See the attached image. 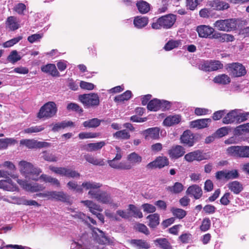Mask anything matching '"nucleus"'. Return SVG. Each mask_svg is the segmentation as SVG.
I'll list each match as a JSON object with an SVG mask.
<instances>
[{
	"label": "nucleus",
	"mask_w": 249,
	"mask_h": 249,
	"mask_svg": "<svg viewBox=\"0 0 249 249\" xmlns=\"http://www.w3.org/2000/svg\"><path fill=\"white\" fill-rule=\"evenodd\" d=\"M237 109L232 110L223 118L222 122L225 124H232L237 121Z\"/></svg>",
	"instance_id": "obj_25"
},
{
	"label": "nucleus",
	"mask_w": 249,
	"mask_h": 249,
	"mask_svg": "<svg viewBox=\"0 0 249 249\" xmlns=\"http://www.w3.org/2000/svg\"><path fill=\"white\" fill-rule=\"evenodd\" d=\"M114 137L116 139H128L130 138V135L126 130H123L114 133Z\"/></svg>",
	"instance_id": "obj_53"
},
{
	"label": "nucleus",
	"mask_w": 249,
	"mask_h": 249,
	"mask_svg": "<svg viewBox=\"0 0 249 249\" xmlns=\"http://www.w3.org/2000/svg\"><path fill=\"white\" fill-rule=\"evenodd\" d=\"M51 199H55L63 202H67L69 199V198L63 192L52 191Z\"/></svg>",
	"instance_id": "obj_31"
},
{
	"label": "nucleus",
	"mask_w": 249,
	"mask_h": 249,
	"mask_svg": "<svg viewBox=\"0 0 249 249\" xmlns=\"http://www.w3.org/2000/svg\"><path fill=\"white\" fill-rule=\"evenodd\" d=\"M229 132V128L227 127H222L219 128L217 131L211 136L207 138L206 140H211V139H220L223 136L227 135Z\"/></svg>",
	"instance_id": "obj_26"
},
{
	"label": "nucleus",
	"mask_w": 249,
	"mask_h": 249,
	"mask_svg": "<svg viewBox=\"0 0 249 249\" xmlns=\"http://www.w3.org/2000/svg\"><path fill=\"white\" fill-rule=\"evenodd\" d=\"M57 111L56 104L53 102H49L41 107L37 116L39 119L51 118L55 115Z\"/></svg>",
	"instance_id": "obj_4"
},
{
	"label": "nucleus",
	"mask_w": 249,
	"mask_h": 249,
	"mask_svg": "<svg viewBox=\"0 0 249 249\" xmlns=\"http://www.w3.org/2000/svg\"><path fill=\"white\" fill-rule=\"evenodd\" d=\"M142 207L143 211L147 213H153L156 210V208L154 205L148 203L142 204Z\"/></svg>",
	"instance_id": "obj_60"
},
{
	"label": "nucleus",
	"mask_w": 249,
	"mask_h": 249,
	"mask_svg": "<svg viewBox=\"0 0 249 249\" xmlns=\"http://www.w3.org/2000/svg\"><path fill=\"white\" fill-rule=\"evenodd\" d=\"M22 39L21 36H18L10 39L3 44V46L4 48H8L13 46L14 45L17 43L19 40Z\"/></svg>",
	"instance_id": "obj_57"
},
{
	"label": "nucleus",
	"mask_w": 249,
	"mask_h": 249,
	"mask_svg": "<svg viewBox=\"0 0 249 249\" xmlns=\"http://www.w3.org/2000/svg\"><path fill=\"white\" fill-rule=\"evenodd\" d=\"M23 197H18L16 196H10L7 198H4L3 200L9 203H12L18 205H23Z\"/></svg>",
	"instance_id": "obj_51"
},
{
	"label": "nucleus",
	"mask_w": 249,
	"mask_h": 249,
	"mask_svg": "<svg viewBox=\"0 0 249 249\" xmlns=\"http://www.w3.org/2000/svg\"><path fill=\"white\" fill-rule=\"evenodd\" d=\"M95 230L98 231L100 233V235H97L96 236V240L98 243L101 244H106L110 243V240L106 236L104 233L99 229L94 228Z\"/></svg>",
	"instance_id": "obj_43"
},
{
	"label": "nucleus",
	"mask_w": 249,
	"mask_h": 249,
	"mask_svg": "<svg viewBox=\"0 0 249 249\" xmlns=\"http://www.w3.org/2000/svg\"><path fill=\"white\" fill-rule=\"evenodd\" d=\"M41 71L46 73H49L53 76L59 75V72L54 64H50L41 67Z\"/></svg>",
	"instance_id": "obj_34"
},
{
	"label": "nucleus",
	"mask_w": 249,
	"mask_h": 249,
	"mask_svg": "<svg viewBox=\"0 0 249 249\" xmlns=\"http://www.w3.org/2000/svg\"><path fill=\"white\" fill-rule=\"evenodd\" d=\"M154 242L156 246H159L162 249H172V246L166 238H157L154 241Z\"/></svg>",
	"instance_id": "obj_36"
},
{
	"label": "nucleus",
	"mask_w": 249,
	"mask_h": 249,
	"mask_svg": "<svg viewBox=\"0 0 249 249\" xmlns=\"http://www.w3.org/2000/svg\"><path fill=\"white\" fill-rule=\"evenodd\" d=\"M127 160L129 163L127 164H130L132 167V165L136 164H139L140 162H141L142 158L137 153L135 152H132L127 156Z\"/></svg>",
	"instance_id": "obj_30"
},
{
	"label": "nucleus",
	"mask_w": 249,
	"mask_h": 249,
	"mask_svg": "<svg viewBox=\"0 0 249 249\" xmlns=\"http://www.w3.org/2000/svg\"><path fill=\"white\" fill-rule=\"evenodd\" d=\"M25 146L28 148H37L47 147L50 146V144L45 142L20 141V146Z\"/></svg>",
	"instance_id": "obj_13"
},
{
	"label": "nucleus",
	"mask_w": 249,
	"mask_h": 249,
	"mask_svg": "<svg viewBox=\"0 0 249 249\" xmlns=\"http://www.w3.org/2000/svg\"><path fill=\"white\" fill-rule=\"evenodd\" d=\"M81 203H83L85 206L88 207L90 212L93 214H96L95 211L102 212V209L100 206L91 200H82Z\"/></svg>",
	"instance_id": "obj_24"
},
{
	"label": "nucleus",
	"mask_w": 249,
	"mask_h": 249,
	"mask_svg": "<svg viewBox=\"0 0 249 249\" xmlns=\"http://www.w3.org/2000/svg\"><path fill=\"white\" fill-rule=\"evenodd\" d=\"M99 133L94 132H82L79 134V138L80 139L96 138L99 136Z\"/></svg>",
	"instance_id": "obj_54"
},
{
	"label": "nucleus",
	"mask_w": 249,
	"mask_h": 249,
	"mask_svg": "<svg viewBox=\"0 0 249 249\" xmlns=\"http://www.w3.org/2000/svg\"><path fill=\"white\" fill-rule=\"evenodd\" d=\"M202 0H187L186 6L191 10H195Z\"/></svg>",
	"instance_id": "obj_55"
},
{
	"label": "nucleus",
	"mask_w": 249,
	"mask_h": 249,
	"mask_svg": "<svg viewBox=\"0 0 249 249\" xmlns=\"http://www.w3.org/2000/svg\"><path fill=\"white\" fill-rule=\"evenodd\" d=\"M132 93L130 90H127L123 94L116 96L114 98L115 102H122L125 100H128L131 97Z\"/></svg>",
	"instance_id": "obj_47"
},
{
	"label": "nucleus",
	"mask_w": 249,
	"mask_h": 249,
	"mask_svg": "<svg viewBox=\"0 0 249 249\" xmlns=\"http://www.w3.org/2000/svg\"><path fill=\"white\" fill-rule=\"evenodd\" d=\"M180 45H181L180 40H171L165 44L164 48L166 51H170Z\"/></svg>",
	"instance_id": "obj_49"
},
{
	"label": "nucleus",
	"mask_w": 249,
	"mask_h": 249,
	"mask_svg": "<svg viewBox=\"0 0 249 249\" xmlns=\"http://www.w3.org/2000/svg\"><path fill=\"white\" fill-rule=\"evenodd\" d=\"M170 211L175 217L179 219L183 218L187 214L185 210L180 208L172 207Z\"/></svg>",
	"instance_id": "obj_42"
},
{
	"label": "nucleus",
	"mask_w": 249,
	"mask_h": 249,
	"mask_svg": "<svg viewBox=\"0 0 249 249\" xmlns=\"http://www.w3.org/2000/svg\"><path fill=\"white\" fill-rule=\"evenodd\" d=\"M213 81L215 83L226 85L230 83L231 79L227 75L222 74L215 77Z\"/></svg>",
	"instance_id": "obj_39"
},
{
	"label": "nucleus",
	"mask_w": 249,
	"mask_h": 249,
	"mask_svg": "<svg viewBox=\"0 0 249 249\" xmlns=\"http://www.w3.org/2000/svg\"><path fill=\"white\" fill-rule=\"evenodd\" d=\"M186 194L193 196L196 199H199L202 195L201 188L197 185H193L187 189Z\"/></svg>",
	"instance_id": "obj_19"
},
{
	"label": "nucleus",
	"mask_w": 249,
	"mask_h": 249,
	"mask_svg": "<svg viewBox=\"0 0 249 249\" xmlns=\"http://www.w3.org/2000/svg\"><path fill=\"white\" fill-rule=\"evenodd\" d=\"M176 21V16L170 14L159 18L156 22L152 24L154 29H160L161 28L168 29L171 28Z\"/></svg>",
	"instance_id": "obj_3"
},
{
	"label": "nucleus",
	"mask_w": 249,
	"mask_h": 249,
	"mask_svg": "<svg viewBox=\"0 0 249 249\" xmlns=\"http://www.w3.org/2000/svg\"><path fill=\"white\" fill-rule=\"evenodd\" d=\"M19 171L25 178L34 180H38V176L41 173V170L34 167L32 163L26 160H21L18 163Z\"/></svg>",
	"instance_id": "obj_2"
},
{
	"label": "nucleus",
	"mask_w": 249,
	"mask_h": 249,
	"mask_svg": "<svg viewBox=\"0 0 249 249\" xmlns=\"http://www.w3.org/2000/svg\"><path fill=\"white\" fill-rule=\"evenodd\" d=\"M148 22L147 18L137 17L134 20V24L138 28H142L147 24Z\"/></svg>",
	"instance_id": "obj_40"
},
{
	"label": "nucleus",
	"mask_w": 249,
	"mask_h": 249,
	"mask_svg": "<svg viewBox=\"0 0 249 249\" xmlns=\"http://www.w3.org/2000/svg\"><path fill=\"white\" fill-rule=\"evenodd\" d=\"M240 157L249 158V146H240Z\"/></svg>",
	"instance_id": "obj_64"
},
{
	"label": "nucleus",
	"mask_w": 249,
	"mask_h": 249,
	"mask_svg": "<svg viewBox=\"0 0 249 249\" xmlns=\"http://www.w3.org/2000/svg\"><path fill=\"white\" fill-rule=\"evenodd\" d=\"M84 159L87 161L94 165L103 166L104 165V161L103 159H96L91 155L87 154L84 155Z\"/></svg>",
	"instance_id": "obj_32"
},
{
	"label": "nucleus",
	"mask_w": 249,
	"mask_h": 249,
	"mask_svg": "<svg viewBox=\"0 0 249 249\" xmlns=\"http://www.w3.org/2000/svg\"><path fill=\"white\" fill-rule=\"evenodd\" d=\"M249 133V123L240 125L234 130V134L236 136L245 135Z\"/></svg>",
	"instance_id": "obj_33"
},
{
	"label": "nucleus",
	"mask_w": 249,
	"mask_h": 249,
	"mask_svg": "<svg viewBox=\"0 0 249 249\" xmlns=\"http://www.w3.org/2000/svg\"><path fill=\"white\" fill-rule=\"evenodd\" d=\"M184 190V186L180 182H176L173 186L166 187V190L172 194H178Z\"/></svg>",
	"instance_id": "obj_27"
},
{
	"label": "nucleus",
	"mask_w": 249,
	"mask_h": 249,
	"mask_svg": "<svg viewBox=\"0 0 249 249\" xmlns=\"http://www.w3.org/2000/svg\"><path fill=\"white\" fill-rule=\"evenodd\" d=\"M82 186L85 190H89L88 195L91 198L104 204H112L113 200L110 196L105 192L97 190L102 184L92 181H85L82 183Z\"/></svg>",
	"instance_id": "obj_1"
},
{
	"label": "nucleus",
	"mask_w": 249,
	"mask_h": 249,
	"mask_svg": "<svg viewBox=\"0 0 249 249\" xmlns=\"http://www.w3.org/2000/svg\"><path fill=\"white\" fill-rule=\"evenodd\" d=\"M129 242L133 246L140 249H148L150 247L148 243L142 239H132Z\"/></svg>",
	"instance_id": "obj_28"
},
{
	"label": "nucleus",
	"mask_w": 249,
	"mask_h": 249,
	"mask_svg": "<svg viewBox=\"0 0 249 249\" xmlns=\"http://www.w3.org/2000/svg\"><path fill=\"white\" fill-rule=\"evenodd\" d=\"M159 218L160 216L158 213H154L147 216V219L149 220V226L152 228L157 226L160 223Z\"/></svg>",
	"instance_id": "obj_38"
},
{
	"label": "nucleus",
	"mask_w": 249,
	"mask_h": 249,
	"mask_svg": "<svg viewBox=\"0 0 249 249\" xmlns=\"http://www.w3.org/2000/svg\"><path fill=\"white\" fill-rule=\"evenodd\" d=\"M117 213L119 215V217L121 218L125 219L129 218L131 216V213L127 210L126 211L123 210H118L117 211Z\"/></svg>",
	"instance_id": "obj_61"
},
{
	"label": "nucleus",
	"mask_w": 249,
	"mask_h": 249,
	"mask_svg": "<svg viewBox=\"0 0 249 249\" xmlns=\"http://www.w3.org/2000/svg\"><path fill=\"white\" fill-rule=\"evenodd\" d=\"M194 139L193 133L189 130L185 131L180 137V140H193Z\"/></svg>",
	"instance_id": "obj_59"
},
{
	"label": "nucleus",
	"mask_w": 249,
	"mask_h": 249,
	"mask_svg": "<svg viewBox=\"0 0 249 249\" xmlns=\"http://www.w3.org/2000/svg\"><path fill=\"white\" fill-rule=\"evenodd\" d=\"M20 59L21 56L18 54L16 50L12 51L7 57V60L12 63H15Z\"/></svg>",
	"instance_id": "obj_52"
},
{
	"label": "nucleus",
	"mask_w": 249,
	"mask_h": 249,
	"mask_svg": "<svg viewBox=\"0 0 249 249\" xmlns=\"http://www.w3.org/2000/svg\"><path fill=\"white\" fill-rule=\"evenodd\" d=\"M237 122L241 123L247 120L249 116V112L241 113L240 110L237 109Z\"/></svg>",
	"instance_id": "obj_63"
},
{
	"label": "nucleus",
	"mask_w": 249,
	"mask_h": 249,
	"mask_svg": "<svg viewBox=\"0 0 249 249\" xmlns=\"http://www.w3.org/2000/svg\"><path fill=\"white\" fill-rule=\"evenodd\" d=\"M223 64L219 61H207L199 65V69L204 71H214L223 68Z\"/></svg>",
	"instance_id": "obj_9"
},
{
	"label": "nucleus",
	"mask_w": 249,
	"mask_h": 249,
	"mask_svg": "<svg viewBox=\"0 0 249 249\" xmlns=\"http://www.w3.org/2000/svg\"><path fill=\"white\" fill-rule=\"evenodd\" d=\"M229 155L240 157V146H231L228 147L226 150Z\"/></svg>",
	"instance_id": "obj_45"
},
{
	"label": "nucleus",
	"mask_w": 249,
	"mask_h": 249,
	"mask_svg": "<svg viewBox=\"0 0 249 249\" xmlns=\"http://www.w3.org/2000/svg\"><path fill=\"white\" fill-rule=\"evenodd\" d=\"M228 69L234 77H240L246 73L245 67L242 64L237 63L229 64Z\"/></svg>",
	"instance_id": "obj_11"
},
{
	"label": "nucleus",
	"mask_w": 249,
	"mask_h": 249,
	"mask_svg": "<svg viewBox=\"0 0 249 249\" xmlns=\"http://www.w3.org/2000/svg\"><path fill=\"white\" fill-rule=\"evenodd\" d=\"M211 226V220L209 218H205L203 219L202 224L200 226V229L202 231H208Z\"/></svg>",
	"instance_id": "obj_56"
},
{
	"label": "nucleus",
	"mask_w": 249,
	"mask_h": 249,
	"mask_svg": "<svg viewBox=\"0 0 249 249\" xmlns=\"http://www.w3.org/2000/svg\"><path fill=\"white\" fill-rule=\"evenodd\" d=\"M107 162L109 166L114 169L127 170L131 168V166L130 164H127L124 162H119V160L114 159L108 160Z\"/></svg>",
	"instance_id": "obj_20"
},
{
	"label": "nucleus",
	"mask_w": 249,
	"mask_h": 249,
	"mask_svg": "<svg viewBox=\"0 0 249 249\" xmlns=\"http://www.w3.org/2000/svg\"><path fill=\"white\" fill-rule=\"evenodd\" d=\"M209 6L215 10H224L228 9L230 5L228 3L220 0H212L208 2Z\"/></svg>",
	"instance_id": "obj_16"
},
{
	"label": "nucleus",
	"mask_w": 249,
	"mask_h": 249,
	"mask_svg": "<svg viewBox=\"0 0 249 249\" xmlns=\"http://www.w3.org/2000/svg\"><path fill=\"white\" fill-rule=\"evenodd\" d=\"M105 144L103 142L89 143L85 146V149L88 151H96L101 149Z\"/></svg>",
	"instance_id": "obj_44"
},
{
	"label": "nucleus",
	"mask_w": 249,
	"mask_h": 249,
	"mask_svg": "<svg viewBox=\"0 0 249 249\" xmlns=\"http://www.w3.org/2000/svg\"><path fill=\"white\" fill-rule=\"evenodd\" d=\"M101 121L98 118H93L85 121L83 125L85 127L95 128L100 124Z\"/></svg>",
	"instance_id": "obj_41"
},
{
	"label": "nucleus",
	"mask_w": 249,
	"mask_h": 249,
	"mask_svg": "<svg viewBox=\"0 0 249 249\" xmlns=\"http://www.w3.org/2000/svg\"><path fill=\"white\" fill-rule=\"evenodd\" d=\"M49 169L56 174L68 178H74L79 177L80 176V174L77 171L66 167L50 166Z\"/></svg>",
	"instance_id": "obj_7"
},
{
	"label": "nucleus",
	"mask_w": 249,
	"mask_h": 249,
	"mask_svg": "<svg viewBox=\"0 0 249 249\" xmlns=\"http://www.w3.org/2000/svg\"><path fill=\"white\" fill-rule=\"evenodd\" d=\"M169 107V102L166 101H161L155 99L150 101L147 105V109L150 111H156L161 107Z\"/></svg>",
	"instance_id": "obj_12"
},
{
	"label": "nucleus",
	"mask_w": 249,
	"mask_h": 249,
	"mask_svg": "<svg viewBox=\"0 0 249 249\" xmlns=\"http://www.w3.org/2000/svg\"><path fill=\"white\" fill-rule=\"evenodd\" d=\"M181 121V116L179 115H170L163 121V124L165 126H171L178 124Z\"/></svg>",
	"instance_id": "obj_23"
},
{
	"label": "nucleus",
	"mask_w": 249,
	"mask_h": 249,
	"mask_svg": "<svg viewBox=\"0 0 249 249\" xmlns=\"http://www.w3.org/2000/svg\"><path fill=\"white\" fill-rule=\"evenodd\" d=\"M40 178L46 183H50L52 185L55 186L56 187H60L59 181L56 178H53L45 174L41 175L38 177V179Z\"/></svg>",
	"instance_id": "obj_35"
},
{
	"label": "nucleus",
	"mask_w": 249,
	"mask_h": 249,
	"mask_svg": "<svg viewBox=\"0 0 249 249\" xmlns=\"http://www.w3.org/2000/svg\"><path fill=\"white\" fill-rule=\"evenodd\" d=\"M0 188L11 192H14L17 190L16 185L14 184L10 178L0 180Z\"/></svg>",
	"instance_id": "obj_22"
},
{
	"label": "nucleus",
	"mask_w": 249,
	"mask_h": 249,
	"mask_svg": "<svg viewBox=\"0 0 249 249\" xmlns=\"http://www.w3.org/2000/svg\"><path fill=\"white\" fill-rule=\"evenodd\" d=\"M160 130V128L157 127L150 128L143 131L142 134L145 139H158Z\"/></svg>",
	"instance_id": "obj_17"
},
{
	"label": "nucleus",
	"mask_w": 249,
	"mask_h": 249,
	"mask_svg": "<svg viewBox=\"0 0 249 249\" xmlns=\"http://www.w3.org/2000/svg\"><path fill=\"white\" fill-rule=\"evenodd\" d=\"M127 210L129 211L130 213V212H132L134 217L141 218L143 216L142 213L140 210L133 204H129L128 205Z\"/></svg>",
	"instance_id": "obj_50"
},
{
	"label": "nucleus",
	"mask_w": 249,
	"mask_h": 249,
	"mask_svg": "<svg viewBox=\"0 0 249 249\" xmlns=\"http://www.w3.org/2000/svg\"><path fill=\"white\" fill-rule=\"evenodd\" d=\"M185 151L183 147L180 145L172 146L168 151L170 158L172 159H177L182 157Z\"/></svg>",
	"instance_id": "obj_14"
},
{
	"label": "nucleus",
	"mask_w": 249,
	"mask_h": 249,
	"mask_svg": "<svg viewBox=\"0 0 249 249\" xmlns=\"http://www.w3.org/2000/svg\"><path fill=\"white\" fill-rule=\"evenodd\" d=\"M237 24L236 19L229 18L218 20L213 23V26L219 31L228 32L234 30Z\"/></svg>",
	"instance_id": "obj_5"
},
{
	"label": "nucleus",
	"mask_w": 249,
	"mask_h": 249,
	"mask_svg": "<svg viewBox=\"0 0 249 249\" xmlns=\"http://www.w3.org/2000/svg\"><path fill=\"white\" fill-rule=\"evenodd\" d=\"M67 186L69 189L75 191L78 193H81L83 192V189H85L82 186V184L81 186H79L77 182L74 181H69L67 183Z\"/></svg>",
	"instance_id": "obj_48"
},
{
	"label": "nucleus",
	"mask_w": 249,
	"mask_h": 249,
	"mask_svg": "<svg viewBox=\"0 0 249 249\" xmlns=\"http://www.w3.org/2000/svg\"><path fill=\"white\" fill-rule=\"evenodd\" d=\"M239 177V174L237 170L226 171V179H232L236 178Z\"/></svg>",
	"instance_id": "obj_62"
},
{
	"label": "nucleus",
	"mask_w": 249,
	"mask_h": 249,
	"mask_svg": "<svg viewBox=\"0 0 249 249\" xmlns=\"http://www.w3.org/2000/svg\"><path fill=\"white\" fill-rule=\"evenodd\" d=\"M17 182L24 189L32 193L42 191L45 188L43 185L38 183H28L20 179H18Z\"/></svg>",
	"instance_id": "obj_10"
},
{
	"label": "nucleus",
	"mask_w": 249,
	"mask_h": 249,
	"mask_svg": "<svg viewBox=\"0 0 249 249\" xmlns=\"http://www.w3.org/2000/svg\"><path fill=\"white\" fill-rule=\"evenodd\" d=\"M196 31L200 37H211L214 32V29L209 26L202 25L197 27Z\"/></svg>",
	"instance_id": "obj_15"
},
{
	"label": "nucleus",
	"mask_w": 249,
	"mask_h": 249,
	"mask_svg": "<svg viewBox=\"0 0 249 249\" xmlns=\"http://www.w3.org/2000/svg\"><path fill=\"white\" fill-rule=\"evenodd\" d=\"M169 164L168 159L165 156H158L153 161L147 164L146 167L148 169L155 168L161 169Z\"/></svg>",
	"instance_id": "obj_8"
},
{
	"label": "nucleus",
	"mask_w": 249,
	"mask_h": 249,
	"mask_svg": "<svg viewBox=\"0 0 249 249\" xmlns=\"http://www.w3.org/2000/svg\"><path fill=\"white\" fill-rule=\"evenodd\" d=\"M79 99L87 108L97 107L100 104L99 97L94 93L80 95Z\"/></svg>",
	"instance_id": "obj_6"
},
{
	"label": "nucleus",
	"mask_w": 249,
	"mask_h": 249,
	"mask_svg": "<svg viewBox=\"0 0 249 249\" xmlns=\"http://www.w3.org/2000/svg\"><path fill=\"white\" fill-rule=\"evenodd\" d=\"M136 6L140 13L145 14L150 10V5L148 3L143 0H140L137 2Z\"/></svg>",
	"instance_id": "obj_37"
},
{
	"label": "nucleus",
	"mask_w": 249,
	"mask_h": 249,
	"mask_svg": "<svg viewBox=\"0 0 249 249\" xmlns=\"http://www.w3.org/2000/svg\"><path fill=\"white\" fill-rule=\"evenodd\" d=\"M73 126V123L71 121H63L60 123L55 124L52 130L53 131H58L60 129H63L66 127Z\"/></svg>",
	"instance_id": "obj_46"
},
{
	"label": "nucleus",
	"mask_w": 249,
	"mask_h": 249,
	"mask_svg": "<svg viewBox=\"0 0 249 249\" xmlns=\"http://www.w3.org/2000/svg\"><path fill=\"white\" fill-rule=\"evenodd\" d=\"M227 186L234 194H239L243 190V186L238 181H233L227 184Z\"/></svg>",
	"instance_id": "obj_21"
},
{
	"label": "nucleus",
	"mask_w": 249,
	"mask_h": 249,
	"mask_svg": "<svg viewBox=\"0 0 249 249\" xmlns=\"http://www.w3.org/2000/svg\"><path fill=\"white\" fill-rule=\"evenodd\" d=\"M232 196L229 192L226 193L221 198L220 203L223 205H228L230 203V199L231 198Z\"/></svg>",
	"instance_id": "obj_58"
},
{
	"label": "nucleus",
	"mask_w": 249,
	"mask_h": 249,
	"mask_svg": "<svg viewBox=\"0 0 249 249\" xmlns=\"http://www.w3.org/2000/svg\"><path fill=\"white\" fill-rule=\"evenodd\" d=\"M211 122L212 120L210 118L197 119L191 122L190 126L193 128L202 129L207 127Z\"/></svg>",
	"instance_id": "obj_18"
},
{
	"label": "nucleus",
	"mask_w": 249,
	"mask_h": 249,
	"mask_svg": "<svg viewBox=\"0 0 249 249\" xmlns=\"http://www.w3.org/2000/svg\"><path fill=\"white\" fill-rule=\"evenodd\" d=\"M19 21L18 20L17 18L14 16H11L8 18L6 22L7 27L11 30H16L18 29L19 27Z\"/></svg>",
	"instance_id": "obj_29"
}]
</instances>
